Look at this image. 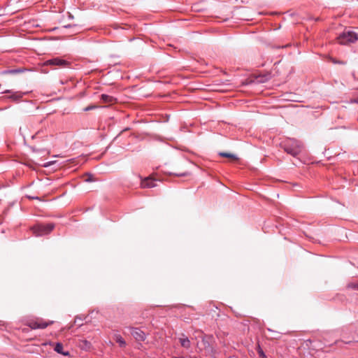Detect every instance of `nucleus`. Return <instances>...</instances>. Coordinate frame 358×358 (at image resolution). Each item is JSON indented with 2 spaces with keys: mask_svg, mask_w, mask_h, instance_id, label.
I'll return each instance as SVG.
<instances>
[{
  "mask_svg": "<svg viewBox=\"0 0 358 358\" xmlns=\"http://www.w3.org/2000/svg\"><path fill=\"white\" fill-rule=\"evenodd\" d=\"M101 99L106 103L113 104L116 102V99L114 97L104 94H101Z\"/></svg>",
  "mask_w": 358,
  "mask_h": 358,
  "instance_id": "1a4fd4ad",
  "label": "nucleus"
},
{
  "mask_svg": "<svg viewBox=\"0 0 358 358\" xmlns=\"http://www.w3.org/2000/svg\"><path fill=\"white\" fill-rule=\"evenodd\" d=\"M351 102L358 103V97L352 99Z\"/></svg>",
  "mask_w": 358,
  "mask_h": 358,
  "instance_id": "a211bd4d",
  "label": "nucleus"
},
{
  "mask_svg": "<svg viewBox=\"0 0 358 358\" xmlns=\"http://www.w3.org/2000/svg\"><path fill=\"white\" fill-rule=\"evenodd\" d=\"M85 181L86 182H92V181H94V180L92 178V175L90 174V173H87L85 176Z\"/></svg>",
  "mask_w": 358,
  "mask_h": 358,
  "instance_id": "2eb2a0df",
  "label": "nucleus"
},
{
  "mask_svg": "<svg viewBox=\"0 0 358 358\" xmlns=\"http://www.w3.org/2000/svg\"><path fill=\"white\" fill-rule=\"evenodd\" d=\"M178 176H187V174L186 173H181V174H177Z\"/></svg>",
  "mask_w": 358,
  "mask_h": 358,
  "instance_id": "6ab92c4d",
  "label": "nucleus"
},
{
  "mask_svg": "<svg viewBox=\"0 0 358 358\" xmlns=\"http://www.w3.org/2000/svg\"><path fill=\"white\" fill-rule=\"evenodd\" d=\"M54 224H38L32 227V231L36 236H43L49 234L54 229Z\"/></svg>",
  "mask_w": 358,
  "mask_h": 358,
  "instance_id": "f03ea898",
  "label": "nucleus"
},
{
  "mask_svg": "<svg viewBox=\"0 0 358 358\" xmlns=\"http://www.w3.org/2000/svg\"><path fill=\"white\" fill-rule=\"evenodd\" d=\"M156 180L152 177L150 176L141 181V185L143 188H151L156 187L157 185L155 183Z\"/></svg>",
  "mask_w": 358,
  "mask_h": 358,
  "instance_id": "0eeeda50",
  "label": "nucleus"
},
{
  "mask_svg": "<svg viewBox=\"0 0 358 358\" xmlns=\"http://www.w3.org/2000/svg\"><path fill=\"white\" fill-rule=\"evenodd\" d=\"M96 108V106H88L87 108H86L85 109V110H89L94 109V108Z\"/></svg>",
  "mask_w": 358,
  "mask_h": 358,
  "instance_id": "f3484780",
  "label": "nucleus"
},
{
  "mask_svg": "<svg viewBox=\"0 0 358 358\" xmlns=\"http://www.w3.org/2000/svg\"><path fill=\"white\" fill-rule=\"evenodd\" d=\"M115 341L120 345V347H125L126 342L120 335L115 336Z\"/></svg>",
  "mask_w": 358,
  "mask_h": 358,
  "instance_id": "ddd939ff",
  "label": "nucleus"
},
{
  "mask_svg": "<svg viewBox=\"0 0 358 358\" xmlns=\"http://www.w3.org/2000/svg\"><path fill=\"white\" fill-rule=\"evenodd\" d=\"M23 94L21 92H15V94L10 96L8 98L13 100H18L22 97Z\"/></svg>",
  "mask_w": 358,
  "mask_h": 358,
  "instance_id": "4468645a",
  "label": "nucleus"
},
{
  "mask_svg": "<svg viewBox=\"0 0 358 358\" xmlns=\"http://www.w3.org/2000/svg\"><path fill=\"white\" fill-rule=\"evenodd\" d=\"M63 348H64L63 345L60 343H56L54 349L57 353L62 354L65 356L69 355V352H64L63 350Z\"/></svg>",
  "mask_w": 358,
  "mask_h": 358,
  "instance_id": "9b49d317",
  "label": "nucleus"
},
{
  "mask_svg": "<svg viewBox=\"0 0 358 358\" xmlns=\"http://www.w3.org/2000/svg\"><path fill=\"white\" fill-rule=\"evenodd\" d=\"M29 199H38V197H36V198H34V197L29 196Z\"/></svg>",
  "mask_w": 358,
  "mask_h": 358,
  "instance_id": "4be33fe9",
  "label": "nucleus"
},
{
  "mask_svg": "<svg viewBox=\"0 0 358 358\" xmlns=\"http://www.w3.org/2000/svg\"><path fill=\"white\" fill-rule=\"evenodd\" d=\"M350 286L352 287H354V288L358 287V285H350Z\"/></svg>",
  "mask_w": 358,
  "mask_h": 358,
  "instance_id": "412c9836",
  "label": "nucleus"
},
{
  "mask_svg": "<svg viewBox=\"0 0 358 358\" xmlns=\"http://www.w3.org/2000/svg\"><path fill=\"white\" fill-rule=\"evenodd\" d=\"M219 155L221 157L229 158V159H231L233 161L238 160V157L235 155H233V154H231V153L224 152H220Z\"/></svg>",
  "mask_w": 358,
  "mask_h": 358,
  "instance_id": "f8f14e48",
  "label": "nucleus"
},
{
  "mask_svg": "<svg viewBox=\"0 0 358 358\" xmlns=\"http://www.w3.org/2000/svg\"><path fill=\"white\" fill-rule=\"evenodd\" d=\"M337 40L341 45H349L358 41V34L350 29L345 30L337 37Z\"/></svg>",
  "mask_w": 358,
  "mask_h": 358,
  "instance_id": "f257e3e1",
  "label": "nucleus"
},
{
  "mask_svg": "<svg viewBox=\"0 0 358 358\" xmlns=\"http://www.w3.org/2000/svg\"><path fill=\"white\" fill-rule=\"evenodd\" d=\"M258 353L262 358H266L265 354L264 353L263 350L260 348L259 346H258Z\"/></svg>",
  "mask_w": 358,
  "mask_h": 358,
  "instance_id": "dca6fc26",
  "label": "nucleus"
},
{
  "mask_svg": "<svg viewBox=\"0 0 358 358\" xmlns=\"http://www.w3.org/2000/svg\"><path fill=\"white\" fill-rule=\"evenodd\" d=\"M173 358H185V357H173Z\"/></svg>",
  "mask_w": 358,
  "mask_h": 358,
  "instance_id": "5701e85b",
  "label": "nucleus"
},
{
  "mask_svg": "<svg viewBox=\"0 0 358 358\" xmlns=\"http://www.w3.org/2000/svg\"><path fill=\"white\" fill-rule=\"evenodd\" d=\"M210 338H203L201 342L197 343V347L200 351L204 352L206 355H210L213 352L210 345Z\"/></svg>",
  "mask_w": 358,
  "mask_h": 358,
  "instance_id": "7ed1b4c3",
  "label": "nucleus"
},
{
  "mask_svg": "<svg viewBox=\"0 0 358 358\" xmlns=\"http://www.w3.org/2000/svg\"><path fill=\"white\" fill-rule=\"evenodd\" d=\"M179 341L180 345L185 348H190V341L187 337H185L184 335H182V337L179 338Z\"/></svg>",
  "mask_w": 358,
  "mask_h": 358,
  "instance_id": "9d476101",
  "label": "nucleus"
},
{
  "mask_svg": "<svg viewBox=\"0 0 358 358\" xmlns=\"http://www.w3.org/2000/svg\"><path fill=\"white\" fill-rule=\"evenodd\" d=\"M52 323H53L52 321L45 322L42 319H37L35 321H30L28 323V326L33 329H45L48 325L52 324Z\"/></svg>",
  "mask_w": 358,
  "mask_h": 358,
  "instance_id": "20e7f679",
  "label": "nucleus"
},
{
  "mask_svg": "<svg viewBox=\"0 0 358 358\" xmlns=\"http://www.w3.org/2000/svg\"><path fill=\"white\" fill-rule=\"evenodd\" d=\"M51 164H52L51 162H48V163H47L46 164H45V165H44V166H45V167H46V166H50Z\"/></svg>",
  "mask_w": 358,
  "mask_h": 358,
  "instance_id": "aec40b11",
  "label": "nucleus"
},
{
  "mask_svg": "<svg viewBox=\"0 0 358 358\" xmlns=\"http://www.w3.org/2000/svg\"><path fill=\"white\" fill-rule=\"evenodd\" d=\"M9 92H10L9 90H6V91L4 92V93H9Z\"/></svg>",
  "mask_w": 358,
  "mask_h": 358,
  "instance_id": "b1692460",
  "label": "nucleus"
},
{
  "mask_svg": "<svg viewBox=\"0 0 358 358\" xmlns=\"http://www.w3.org/2000/svg\"><path fill=\"white\" fill-rule=\"evenodd\" d=\"M131 334L137 341H145L146 336L145 334L138 328H131Z\"/></svg>",
  "mask_w": 358,
  "mask_h": 358,
  "instance_id": "423d86ee",
  "label": "nucleus"
},
{
  "mask_svg": "<svg viewBox=\"0 0 358 358\" xmlns=\"http://www.w3.org/2000/svg\"><path fill=\"white\" fill-rule=\"evenodd\" d=\"M47 63L50 65H57L60 66H66L68 64V62L66 60L59 58L50 59L47 62Z\"/></svg>",
  "mask_w": 358,
  "mask_h": 358,
  "instance_id": "6e6552de",
  "label": "nucleus"
},
{
  "mask_svg": "<svg viewBox=\"0 0 358 358\" xmlns=\"http://www.w3.org/2000/svg\"><path fill=\"white\" fill-rule=\"evenodd\" d=\"M301 145L297 143L294 146L286 145L284 150L287 153L296 157L301 152Z\"/></svg>",
  "mask_w": 358,
  "mask_h": 358,
  "instance_id": "39448f33",
  "label": "nucleus"
}]
</instances>
